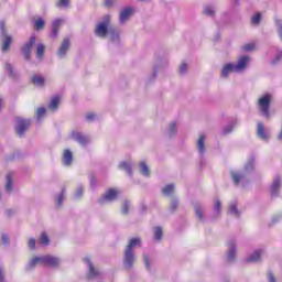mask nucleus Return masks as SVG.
I'll return each instance as SVG.
<instances>
[{
	"label": "nucleus",
	"mask_w": 282,
	"mask_h": 282,
	"mask_svg": "<svg viewBox=\"0 0 282 282\" xmlns=\"http://www.w3.org/2000/svg\"><path fill=\"white\" fill-rule=\"evenodd\" d=\"M34 28L36 31L39 30H43V28H45V21H43V19H37L34 23Z\"/></svg>",
	"instance_id": "obj_31"
},
{
	"label": "nucleus",
	"mask_w": 282,
	"mask_h": 282,
	"mask_svg": "<svg viewBox=\"0 0 282 282\" xmlns=\"http://www.w3.org/2000/svg\"><path fill=\"white\" fill-rule=\"evenodd\" d=\"M135 263V256H133V249L128 248L124 253L123 265L126 270H131Z\"/></svg>",
	"instance_id": "obj_4"
},
{
	"label": "nucleus",
	"mask_w": 282,
	"mask_h": 282,
	"mask_svg": "<svg viewBox=\"0 0 282 282\" xmlns=\"http://www.w3.org/2000/svg\"><path fill=\"white\" fill-rule=\"evenodd\" d=\"M69 6V0H58L57 8H67Z\"/></svg>",
	"instance_id": "obj_40"
},
{
	"label": "nucleus",
	"mask_w": 282,
	"mask_h": 282,
	"mask_svg": "<svg viewBox=\"0 0 282 282\" xmlns=\"http://www.w3.org/2000/svg\"><path fill=\"white\" fill-rule=\"evenodd\" d=\"M230 72H237L235 70V65L226 64L221 69V75L224 76V78H228V74H230Z\"/></svg>",
	"instance_id": "obj_22"
},
{
	"label": "nucleus",
	"mask_w": 282,
	"mask_h": 282,
	"mask_svg": "<svg viewBox=\"0 0 282 282\" xmlns=\"http://www.w3.org/2000/svg\"><path fill=\"white\" fill-rule=\"evenodd\" d=\"M269 282H276V279L274 278V274L269 273Z\"/></svg>",
	"instance_id": "obj_54"
},
{
	"label": "nucleus",
	"mask_w": 282,
	"mask_h": 282,
	"mask_svg": "<svg viewBox=\"0 0 282 282\" xmlns=\"http://www.w3.org/2000/svg\"><path fill=\"white\" fill-rule=\"evenodd\" d=\"M141 246H142V240L137 237L129 240L127 248H140Z\"/></svg>",
	"instance_id": "obj_23"
},
{
	"label": "nucleus",
	"mask_w": 282,
	"mask_h": 282,
	"mask_svg": "<svg viewBox=\"0 0 282 282\" xmlns=\"http://www.w3.org/2000/svg\"><path fill=\"white\" fill-rule=\"evenodd\" d=\"M215 210H217V213H221V202L216 200V203H215Z\"/></svg>",
	"instance_id": "obj_48"
},
{
	"label": "nucleus",
	"mask_w": 282,
	"mask_h": 282,
	"mask_svg": "<svg viewBox=\"0 0 282 282\" xmlns=\"http://www.w3.org/2000/svg\"><path fill=\"white\" fill-rule=\"evenodd\" d=\"M177 206H178L177 199L172 200L170 206L171 212L175 213V210H177Z\"/></svg>",
	"instance_id": "obj_42"
},
{
	"label": "nucleus",
	"mask_w": 282,
	"mask_h": 282,
	"mask_svg": "<svg viewBox=\"0 0 282 282\" xmlns=\"http://www.w3.org/2000/svg\"><path fill=\"white\" fill-rule=\"evenodd\" d=\"M133 14V9L126 8L120 12L119 21L120 23H126V21H129V18Z\"/></svg>",
	"instance_id": "obj_14"
},
{
	"label": "nucleus",
	"mask_w": 282,
	"mask_h": 282,
	"mask_svg": "<svg viewBox=\"0 0 282 282\" xmlns=\"http://www.w3.org/2000/svg\"><path fill=\"white\" fill-rule=\"evenodd\" d=\"M7 215H12V210H8V212H7Z\"/></svg>",
	"instance_id": "obj_60"
},
{
	"label": "nucleus",
	"mask_w": 282,
	"mask_h": 282,
	"mask_svg": "<svg viewBox=\"0 0 282 282\" xmlns=\"http://www.w3.org/2000/svg\"><path fill=\"white\" fill-rule=\"evenodd\" d=\"M206 142V135L200 134L197 141V149L199 153H206V145L204 144Z\"/></svg>",
	"instance_id": "obj_18"
},
{
	"label": "nucleus",
	"mask_w": 282,
	"mask_h": 282,
	"mask_svg": "<svg viewBox=\"0 0 282 282\" xmlns=\"http://www.w3.org/2000/svg\"><path fill=\"white\" fill-rule=\"evenodd\" d=\"M118 195H119L118 189L110 188L106 192V194L102 196V198L99 202L100 204H102V202H113V199H116Z\"/></svg>",
	"instance_id": "obj_10"
},
{
	"label": "nucleus",
	"mask_w": 282,
	"mask_h": 282,
	"mask_svg": "<svg viewBox=\"0 0 282 282\" xmlns=\"http://www.w3.org/2000/svg\"><path fill=\"white\" fill-rule=\"evenodd\" d=\"M39 243L41 246H48L50 245V236H47V232H42L39 238Z\"/></svg>",
	"instance_id": "obj_24"
},
{
	"label": "nucleus",
	"mask_w": 282,
	"mask_h": 282,
	"mask_svg": "<svg viewBox=\"0 0 282 282\" xmlns=\"http://www.w3.org/2000/svg\"><path fill=\"white\" fill-rule=\"evenodd\" d=\"M64 198H65V189H62V193L58 195L56 200L57 206H62Z\"/></svg>",
	"instance_id": "obj_37"
},
{
	"label": "nucleus",
	"mask_w": 282,
	"mask_h": 282,
	"mask_svg": "<svg viewBox=\"0 0 282 282\" xmlns=\"http://www.w3.org/2000/svg\"><path fill=\"white\" fill-rule=\"evenodd\" d=\"M91 184H96V178H91Z\"/></svg>",
	"instance_id": "obj_59"
},
{
	"label": "nucleus",
	"mask_w": 282,
	"mask_h": 282,
	"mask_svg": "<svg viewBox=\"0 0 282 282\" xmlns=\"http://www.w3.org/2000/svg\"><path fill=\"white\" fill-rule=\"evenodd\" d=\"M229 213L231 215H237V217H239V212L237 210V204H231L229 207Z\"/></svg>",
	"instance_id": "obj_38"
},
{
	"label": "nucleus",
	"mask_w": 282,
	"mask_h": 282,
	"mask_svg": "<svg viewBox=\"0 0 282 282\" xmlns=\"http://www.w3.org/2000/svg\"><path fill=\"white\" fill-rule=\"evenodd\" d=\"M36 113L37 118H43V116H45V108H39Z\"/></svg>",
	"instance_id": "obj_47"
},
{
	"label": "nucleus",
	"mask_w": 282,
	"mask_h": 282,
	"mask_svg": "<svg viewBox=\"0 0 282 282\" xmlns=\"http://www.w3.org/2000/svg\"><path fill=\"white\" fill-rule=\"evenodd\" d=\"M0 282H6V278L3 275V269L0 268Z\"/></svg>",
	"instance_id": "obj_52"
},
{
	"label": "nucleus",
	"mask_w": 282,
	"mask_h": 282,
	"mask_svg": "<svg viewBox=\"0 0 282 282\" xmlns=\"http://www.w3.org/2000/svg\"><path fill=\"white\" fill-rule=\"evenodd\" d=\"M261 260V253H259L258 251L254 252L251 257H249L247 259V263H256L257 261Z\"/></svg>",
	"instance_id": "obj_29"
},
{
	"label": "nucleus",
	"mask_w": 282,
	"mask_h": 282,
	"mask_svg": "<svg viewBox=\"0 0 282 282\" xmlns=\"http://www.w3.org/2000/svg\"><path fill=\"white\" fill-rule=\"evenodd\" d=\"M242 50L243 52H252V50H254V43L245 44Z\"/></svg>",
	"instance_id": "obj_39"
},
{
	"label": "nucleus",
	"mask_w": 282,
	"mask_h": 282,
	"mask_svg": "<svg viewBox=\"0 0 282 282\" xmlns=\"http://www.w3.org/2000/svg\"><path fill=\"white\" fill-rule=\"evenodd\" d=\"M70 138H72V140H75L76 142H78L83 147H85V144H87V142H89V139L86 135H84L83 133L78 132V131H73L70 133Z\"/></svg>",
	"instance_id": "obj_9"
},
{
	"label": "nucleus",
	"mask_w": 282,
	"mask_h": 282,
	"mask_svg": "<svg viewBox=\"0 0 282 282\" xmlns=\"http://www.w3.org/2000/svg\"><path fill=\"white\" fill-rule=\"evenodd\" d=\"M228 259L229 261H232L235 259V249L230 251V253L228 254Z\"/></svg>",
	"instance_id": "obj_50"
},
{
	"label": "nucleus",
	"mask_w": 282,
	"mask_h": 282,
	"mask_svg": "<svg viewBox=\"0 0 282 282\" xmlns=\"http://www.w3.org/2000/svg\"><path fill=\"white\" fill-rule=\"evenodd\" d=\"M129 213V202H124L122 206V214L127 215Z\"/></svg>",
	"instance_id": "obj_44"
},
{
	"label": "nucleus",
	"mask_w": 282,
	"mask_h": 282,
	"mask_svg": "<svg viewBox=\"0 0 282 282\" xmlns=\"http://www.w3.org/2000/svg\"><path fill=\"white\" fill-rule=\"evenodd\" d=\"M257 134L262 140H268V134L265 133V127L263 122H258Z\"/></svg>",
	"instance_id": "obj_17"
},
{
	"label": "nucleus",
	"mask_w": 282,
	"mask_h": 282,
	"mask_svg": "<svg viewBox=\"0 0 282 282\" xmlns=\"http://www.w3.org/2000/svg\"><path fill=\"white\" fill-rule=\"evenodd\" d=\"M203 13L206 14V17H213L215 14V10H213L210 7H206Z\"/></svg>",
	"instance_id": "obj_36"
},
{
	"label": "nucleus",
	"mask_w": 282,
	"mask_h": 282,
	"mask_svg": "<svg viewBox=\"0 0 282 282\" xmlns=\"http://www.w3.org/2000/svg\"><path fill=\"white\" fill-rule=\"evenodd\" d=\"M69 39H64V41L62 42L58 51H57V56H59V58H63V56H65V54H67L68 50H69Z\"/></svg>",
	"instance_id": "obj_11"
},
{
	"label": "nucleus",
	"mask_w": 282,
	"mask_h": 282,
	"mask_svg": "<svg viewBox=\"0 0 282 282\" xmlns=\"http://www.w3.org/2000/svg\"><path fill=\"white\" fill-rule=\"evenodd\" d=\"M44 55H45V44H37L36 46L37 58H43Z\"/></svg>",
	"instance_id": "obj_26"
},
{
	"label": "nucleus",
	"mask_w": 282,
	"mask_h": 282,
	"mask_svg": "<svg viewBox=\"0 0 282 282\" xmlns=\"http://www.w3.org/2000/svg\"><path fill=\"white\" fill-rule=\"evenodd\" d=\"M281 188V177H275L271 186V195H276Z\"/></svg>",
	"instance_id": "obj_20"
},
{
	"label": "nucleus",
	"mask_w": 282,
	"mask_h": 282,
	"mask_svg": "<svg viewBox=\"0 0 282 282\" xmlns=\"http://www.w3.org/2000/svg\"><path fill=\"white\" fill-rule=\"evenodd\" d=\"M83 196V188H79L78 191H77V197H82Z\"/></svg>",
	"instance_id": "obj_58"
},
{
	"label": "nucleus",
	"mask_w": 282,
	"mask_h": 282,
	"mask_svg": "<svg viewBox=\"0 0 282 282\" xmlns=\"http://www.w3.org/2000/svg\"><path fill=\"white\" fill-rule=\"evenodd\" d=\"M61 23H63V20H61V19H57L53 22L51 39H56L58 36V30L61 28Z\"/></svg>",
	"instance_id": "obj_15"
},
{
	"label": "nucleus",
	"mask_w": 282,
	"mask_h": 282,
	"mask_svg": "<svg viewBox=\"0 0 282 282\" xmlns=\"http://www.w3.org/2000/svg\"><path fill=\"white\" fill-rule=\"evenodd\" d=\"M28 129H30V120L28 119H23V118H18L17 119V127H15V131L18 133V135H23V133H25L28 131Z\"/></svg>",
	"instance_id": "obj_7"
},
{
	"label": "nucleus",
	"mask_w": 282,
	"mask_h": 282,
	"mask_svg": "<svg viewBox=\"0 0 282 282\" xmlns=\"http://www.w3.org/2000/svg\"><path fill=\"white\" fill-rule=\"evenodd\" d=\"M164 232L162 230V227H155L154 228V239L155 241H161Z\"/></svg>",
	"instance_id": "obj_28"
},
{
	"label": "nucleus",
	"mask_w": 282,
	"mask_h": 282,
	"mask_svg": "<svg viewBox=\"0 0 282 282\" xmlns=\"http://www.w3.org/2000/svg\"><path fill=\"white\" fill-rule=\"evenodd\" d=\"M119 166H120V169H123V171H127V173H129V175H131V164L123 162Z\"/></svg>",
	"instance_id": "obj_35"
},
{
	"label": "nucleus",
	"mask_w": 282,
	"mask_h": 282,
	"mask_svg": "<svg viewBox=\"0 0 282 282\" xmlns=\"http://www.w3.org/2000/svg\"><path fill=\"white\" fill-rule=\"evenodd\" d=\"M6 191L10 193L12 191V173L7 174Z\"/></svg>",
	"instance_id": "obj_30"
},
{
	"label": "nucleus",
	"mask_w": 282,
	"mask_h": 282,
	"mask_svg": "<svg viewBox=\"0 0 282 282\" xmlns=\"http://www.w3.org/2000/svg\"><path fill=\"white\" fill-rule=\"evenodd\" d=\"M140 1H147V0H140Z\"/></svg>",
	"instance_id": "obj_61"
},
{
	"label": "nucleus",
	"mask_w": 282,
	"mask_h": 282,
	"mask_svg": "<svg viewBox=\"0 0 282 282\" xmlns=\"http://www.w3.org/2000/svg\"><path fill=\"white\" fill-rule=\"evenodd\" d=\"M95 118H96V115L94 112H88L86 115V120H88V122H91Z\"/></svg>",
	"instance_id": "obj_46"
},
{
	"label": "nucleus",
	"mask_w": 282,
	"mask_h": 282,
	"mask_svg": "<svg viewBox=\"0 0 282 282\" xmlns=\"http://www.w3.org/2000/svg\"><path fill=\"white\" fill-rule=\"evenodd\" d=\"M254 169V162H249L245 166V171H252Z\"/></svg>",
	"instance_id": "obj_43"
},
{
	"label": "nucleus",
	"mask_w": 282,
	"mask_h": 282,
	"mask_svg": "<svg viewBox=\"0 0 282 282\" xmlns=\"http://www.w3.org/2000/svg\"><path fill=\"white\" fill-rule=\"evenodd\" d=\"M84 261L88 265V273H87V279H96V276H100V271L94 267V263H91V260L89 258H85Z\"/></svg>",
	"instance_id": "obj_8"
},
{
	"label": "nucleus",
	"mask_w": 282,
	"mask_h": 282,
	"mask_svg": "<svg viewBox=\"0 0 282 282\" xmlns=\"http://www.w3.org/2000/svg\"><path fill=\"white\" fill-rule=\"evenodd\" d=\"M281 188V177H275L271 186V195H276Z\"/></svg>",
	"instance_id": "obj_19"
},
{
	"label": "nucleus",
	"mask_w": 282,
	"mask_h": 282,
	"mask_svg": "<svg viewBox=\"0 0 282 282\" xmlns=\"http://www.w3.org/2000/svg\"><path fill=\"white\" fill-rule=\"evenodd\" d=\"M109 32V15L106 17V22H100L95 29V34L105 39Z\"/></svg>",
	"instance_id": "obj_6"
},
{
	"label": "nucleus",
	"mask_w": 282,
	"mask_h": 282,
	"mask_svg": "<svg viewBox=\"0 0 282 282\" xmlns=\"http://www.w3.org/2000/svg\"><path fill=\"white\" fill-rule=\"evenodd\" d=\"M58 105H61V97L54 96L51 99V102L48 105V108L52 109V111H56L58 109Z\"/></svg>",
	"instance_id": "obj_21"
},
{
	"label": "nucleus",
	"mask_w": 282,
	"mask_h": 282,
	"mask_svg": "<svg viewBox=\"0 0 282 282\" xmlns=\"http://www.w3.org/2000/svg\"><path fill=\"white\" fill-rule=\"evenodd\" d=\"M250 61V56H242L238 59V64L234 65L235 72H241L246 69V66L248 65V62Z\"/></svg>",
	"instance_id": "obj_12"
},
{
	"label": "nucleus",
	"mask_w": 282,
	"mask_h": 282,
	"mask_svg": "<svg viewBox=\"0 0 282 282\" xmlns=\"http://www.w3.org/2000/svg\"><path fill=\"white\" fill-rule=\"evenodd\" d=\"M272 104V95L265 94L258 99L259 110L265 118H270V105Z\"/></svg>",
	"instance_id": "obj_2"
},
{
	"label": "nucleus",
	"mask_w": 282,
	"mask_h": 282,
	"mask_svg": "<svg viewBox=\"0 0 282 282\" xmlns=\"http://www.w3.org/2000/svg\"><path fill=\"white\" fill-rule=\"evenodd\" d=\"M278 34L282 41V25L279 26Z\"/></svg>",
	"instance_id": "obj_56"
},
{
	"label": "nucleus",
	"mask_w": 282,
	"mask_h": 282,
	"mask_svg": "<svg viewBox=\"0 0 282 282\" xmlns=\"http://www.w3.org/2000/svg\"><path fill=\"white\" fill-rule=\"evenodd\" d=\"M231 177L235 184H239L245 177L243 173L231 172Z\"/></svg>",
	"instance_id": "obj_27"
},
{
	"label": "nucleus",
	"mask_w": 282,
	"mask_h": 282,
	"mask_svg": "<svg viewBox=\"0 0 282 282\" xmlns=\"http://www.w3.org/2000/svg\"><path fill=\"white\" fill-rule=\"evenodd\" d=\"M61 264V261L58 258L54 256H42V257H33L31 261L29 262V270H32V268H36V265H42L46 268H58Z\"/></svg>",
	"instance_id": "obj_1"
},
{
	"label": "nucleus",
	"mask_w": 282,
	"mask_h": 282,
	"mask_svg": "<svg viewBox=\"0 0 282 282\" xmlns=\"http://www.w3.org/2000/svg\"><path fill=\"white\" fill-rule=\"evenodd\" d=\"M29 248H36V239L31 238L28 242Z\"/></svg>",
	"instance_id": "obj_45"
},
{
	"label": "nucleus",
	"mask_w": 282,
	"mask_h": 282,
	"mask_svg": "<svg viewBox=\"0 0 282 282\" xmlns=\"http://www.w3.org/2000/svg\"><path fill=\"white\" fill-rule=\"evenodd\" d=\"M2 241H3L4 243H8L9 238H8V236H7V235H2Z\"/></svg>",
	"instance_id": "obj_57"
},
{
	"label": "nucleus",
	"mask_w": 282,
	"mask_h": 282,
	"mask_svg": "<svg viewBox=\"0 0 282 282\" xmlns=\"http://www.w3.org/2000/svg\"><path fill=\"white\" fill-rule=\"evenodd\" d=\"M163 195H173L175 193V185L169 184L162 189Z\"/></svg>",
	"instance_id": "obj_25"
},
{
	"label": "nucleus",
	"mask_w": 282,
	"mask_h": 282,
	"mask_svg": "<svg viewBox=\"0 0 282 282\" xmlns=\"http://www.w3.org/2000/svg\"><path fill=\"white\" fill-rule=\"evenodd\" d=\"M252 25H259L261 23V13H256L254 17L251 18Z\"/></svg>",
	"instance_id": "obj_34"
},
{
	"label": "nucleus",
	"mask_w": 282,
	"mask_h": 282,
	"mask_svg": "<svg viewBox=\"0 0 282 282\" xmlns=\"http://www.w3.org/2000/svg\"><path fill=\"white\" fill-rule=\"evenodd\" d=\"M105 6H106L107 8H111V6H113V0H106V1H105Z\"/></svg>",
	"instance_id": "obj_51"
},
{
	"label": "nucleus",
	"mask_w": 282,
	"mask_h": 282,
	"mask_svg": "<svg viewBox=\"0 0 282 282\" xmlns=\"http://www.w3.org/2000/svg\"><path fill=\"white\" fill-rule=\"evenodd\" d=\"M0 39L2 40V52H8L12 45V37L8 35L4 21L0 22Z\"/></svg>",
	"instance_id": "obj_3"
},
{
	"label": "nucleus",
	"mask_w": 282,
	"mask_h": 282,
	"mask_svg": "<svg viewBox=\"0 0 282 282\" xmlns=\"http://www.w3.org/2000/svg\"><path fill=\"white\" fill-rule=\"evenodd\" d=\"M195 213H196V217L198 218V219H200V221L202 220H204V214L202 213V208H199V207H195Z\"/></svg>",
	"instance_id": "obj_41"
},
{
	"label": "nucleus",
	"mask_w": 282,
	"mask_h": 282,
	"mask_svg": "<svg viewBox=\"0 0 282 282\" xmlns=\"http://www.w3.org/2000/svg\"><path fill=\"white\" fill-rule=\"evenodd\" d=\"M36 45V36H31L29 42L22 47V53L24 54L25 61H30L32 54V47Z\"/></svg>",
	"instance_id": "obj_5"
},
{
	"label": "nucleus",
	"mask_w": 282,
	"mask_h": 282,
	"mask_svg": "<svg viewBox=\"0 0 282 282\" xmlns=\"http://www.w3.org/2000/svg\"><path fill=\"white\" fill-rule=\"evenodd\" d=\"M140 169H141L142 175H145V176L150 175L149 166L147 165V163L141 162L140 163Z\"/></svg>",
	"instance_id": "obj_33"
},
{
	"label": "nucleus",
	"mask_w": 282,
	"mask_h": 282,
	"mask_svg": "<svg viewBox=\"0 0 282 282\" xmlns=\"http://www.w3.org/2000/svg\"><path fill=\"white\" fill-rule=\"evenodd\" d=\"M145 268H150L149 256H144Z\"/></svg>",
	"instance_id": "obj_53"
},
{
	"label": "nucleus",
	"mask_w": 282,
	"mask_h": 282,
	"mask_svg": "<svg viewBox=\"0 0 282 282\" xmlns=\"http://www.w3.org/2000/svg\"><path fill=\"white\" fill-rule=\"evenodd\" d=\"M4 67L10 76V78H17V74H14V68L12 67V64H6Z\"/></svg>",
	"instance_id": "obj_32"
},
{
	"label": "nucleus",
	"mask_w": 282,
	"mask_h": 282,
	"mask_svg": "<svg viewBox=\"0 0 282 282\" xmlns=\"http://www.w3.org/2000/svg\"><path fill=\"white\" fill-rule=\"evenodd\" d=\"M186 69H187V65H186V63H183V64L181 65V67H180L181 74H184V72H186Z\"/></svg>",
	"instance_id": "obj_49"
},
{
	"label": "nucleus",
	"mask_w": 282,
	"mask_h": 282,
	"mask_svg": "<svg viewBox=\"0 0 282 282\" xmlns=\"http://www.w3.org/2000/svg\"><path fill=\"white\" fill-rule=\"evenodd\" d=\"M31 83L37 87H43V85H45V78L41 75H33L31 77Z\"/></svg>",
	"instance_id": "obj_16"
},
{
	"label": "nucleus",
	"mask_w": 282,
	"mask_h": 282,
	"mask_svg": "<svg viewBox=\"0 0 282 282\" xmlns=\"http://www.w3.org/2000/svg\"><path fill=\"white\" fill-rule=\"evenodd\" d=\"M176 130H177V126L175 124V122L171 123L172 133H174Z\"/></svg>",
	"instance_id": "obj_55"
},
{
	"label": "nucleus",
	"mask_w": 282,
	"mask_h": 282,
	"mask_svg": "<svg viewBox=\"0 0 282 282\" xmlns=\"http://www.w3.org/2000/svg\"><path fill=\"white\" fill-rule=\"evenodd\" d=\"M62 162L65 166H70L72 162H74V154L69 151V149L64 150Z\"/></svg>",
	"instance_id": "obj_13"
}]
</instances>
